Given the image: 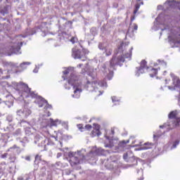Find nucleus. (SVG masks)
Instances as JSON below:
<instances>
[{"instance_id":"nucleus-1","label":"nucleus","mask_w":180,"mask_h":180,"mask_svg":"<svg viewBox=\"0 0 180 180\" xmlns=\"http://www.w3.org/2000/svg\"><path fill=\"white\" fill-rule=\"evenodd\" d=\"M172 19L169 15H165L164 13H160L154 22V26L153 27V30H158L156 25H162L164 26V28H162V31L168 30L170 32V35L169 36V39L172 41V43L175 44H179L180 41L176 40L179 37L180 27H178V23L176 24V26H171Z\"/></svg>"},{"instance_id":"nucleus-2","label":"nucleus","mask_w":180,"mask_h":180,"mask_svg":"<svg viewBox=\"0 0 180 180\" xmlns=\"http://www.w3.org/2000/svg\"><path fill=\"white\" fill-rule=\"evenodd\" d=\"M132 51L133 47H131L127 53H124V55L118 56L117 58L113 56L110 63L103 64L101 68V71H102L105 78L109 80L112 79V78H113V70H115V65H120V63H123L125 58L131 60Z\"/></svg>"},{"instance_id":"nucleus-3","label":"nucleus","mask_w":180,"mask_h":180,"mask_svg":"<svg viewBox=\"0 0 180 180\" xmlns=\"http://www.w3.org/2000/svg\"><path fill=\"white\" fill-rule=\"evenodd\" d=\"M13 84L15 86H17L16 89L18 91H20V89H22V93L20 94V96L23 98H32L36 99L34 102L35 103L38 104L39 108H43V106H45V109H51V105L49 104L47 101H46L41 96H38L34 91H32L31 89L29 88L27 84L23 82H14Z\"/></svg>"},{"instance_id":"nucleus-4","label":"nucleus","mask_w":180,"mask_h":180,"mask_svg":"<svg viewBox=\"0 0 180 180\" xmlns=\"http://www.w3.org/2000/svg\"><path fill=\"white\" fill-rule=\"evenodd\" d=\"M64 75H67V74H70V76L68 77V84H65V89H70V86H73L74 94L72 95V98H75L78 99L79 98L81 93L82 92V89L79 87L81 86V82L78 79V77L72 73L71 68H68L66 70L63 71Z\"/></svg>"},{"instance_id":"nucleus-5","label":"nucleus","mask_w":180,"mask_h":180,"mask_svg":"<svg viewBox=\"0 0 180 180\" xmlns=\"http://www.w3.org/2000/svg\"><path fill=\"white\" fill-rule=\"evenodd\" d=\"M34 33H36L34 29L28 28L26 30L25 35L20 34L15 36L11 41L10 52L12 54H22V52H20V46L23 44L22 37L25 39V37H27V36H32Z\"/></svg>"},{"instance_id":"nucleus-6","label":"nucleus","mask_w":180,"mask_h":180,"mask_svg":"<svg viewBox=\"0 0 180 180\" xmlns=\"http://www.w3.org/2000/svg\"><path fill=\"white\" fill-rule=\"evenodd\" d=\"M168 117V122L160 126V129H167V131L176 127V126L179 124L180 112L178 110L172 111L169 114Z\"/></svg>"},{"instance_id":"nucleus-7","label":"nucleus","mask_w":180,"mask_h":180,"mask_svg":"<svg viewBox=\"0 0 180 180\" xmlns=\"http://www.w3.org/2000/svg\"><path fill=\"white\" fill-rule=\"evenodd\" d=\"M95 78H96V72L89 74L86 84L85 85V88L87 91H89V92H94V91H96V89H95V87L98 88V86L108 88V84L105 80L98 82L96 81H91V79H95Z\"/></svg>"},{"instance_id":"nucleus-8","label":"nucleus","mask_w":180,"mask_h":180,"mask_svg":"<svg viewBox=\"0 0 180 180\" xmlns=\"http://www.w3.org/2000/svg\"><path fill=\"white\" fill-rule=\"evenodd\" d=\"M113 136H115V129H111V130L108 129L105 131L104 137L107 140L105 142V147L112 148V147H115L116 144L119 143V141L116 139H113Z\"/></svg>"},{"instance_id":"nucleus-9","label":"nucleus","mask_w":180,"mask_h":180,"mask_svg":"<svg viewBox=\"0 0 180 180\" xmlns=\"http://www.w3.org/2000/svg\"><path fill=\"white\" fill-rule=\"evenodd\" d=\"M96 155H105V150L102 149V148H97L96 146H94L86 158L85 155H82L84 160H91L92 161L96 159Z\"/></svg>"},{"instance_id":"nucleus-10","label":"nucleus","mask_w":180,"mask_h":180,"mask_svg":"<svg viewBox=\"0 0 180 180\" xmlns=\"http://www.w3.org/2000/svg\"><path fill=\"white\" fill-rule=\"evenodd\" d=\"M7 153H8V155H10L9 160H11V162H15L16 155H19L20 153V148L14 145L7 150Z\"/></svg>"},{"instance_id":"nucleus-11","label":"nucleus","mask_w":180,"mask_h":180,"mask_svg":"<svg viewBox=\"0 0 180 180\" xmlns=\"http://www.w3.org/2000/svg\"><path fill=\"white\" fill-rule=\"evenodd\" d=\"M84 150L81 151H78L77 153L74 152H70L69 153V158H70V164L72 167H74L75 165H77V164H79V158L81 157V153H82Z\"/></svg>"},{"instance_id":"nucleus-12","label":"nucleus","mask_w":180,"mask_h":180,"mask_svg":"<svg viewBox=\"0 0 180 180\" xmlns=\"http://www.w3.org/2000/svg\"><path fill=\"white\" fill-rule=\"evenodd\" d=\"M72 57L75 59H81L82 61L86 60V56H85L84 51L78 49L77 47L72 49Z\"/></svg>"},{"instance_id":"nucleus-13","label":"nucleus","mask_w":180,"mask_h":180,"mask_svg":"<svg viewBox=\"0 0 180 180\" xmlns=\"http://www.w3.org/2000/svg\"><path fill=\"white\" fill-rule=\"evenodd\" d=\"M39 141H41V147L46 148V146H54V142L51 139H43L39 136H36L34 143L37 144Z\"/></svg>"},{"instance_id":"nucleus-14","label":"nucleus","mask_w":180,"mask_h":180,"mask_svg":"<svg viewBox=\"0 0 180 180\" xmlns=\"http://www.w3.org/2000/svg\"><path fill=\"white\" fill-rule=\"evenodd\" d=\"M150 68L147 67V62L143 60L141 62V65L139 68H136V70L135 72L136 77H140V74H144L146 71H148Z\"/></svg>"},{"instance_id":"nucleus-15","label":"nucleus","mask_w":180,"mask_h":180,"mask_svg":"<svg viewBox=\"0 0 180 180\" xmlns=\"http://www.w3.org/2000/svg\"><path fill=\"white\" fill-rule=\"evenodd\" d=\"M61 123V121L59 120H56L55 121L53 119L50 118L45 119L41 123L42 127H53V126H57V124Z\"/></svg>"},{"instance_id":"nucleus-16","label":"nucleus","mask_w":180,"mask_h":180,"mask_svg":"<svg viewBox=\"0 0 180 180\" xmlns=\"http://www.w3.org/2000/svg\"><path fill=\"white\" fill-rule=\"evenodd\" d=\"M16 114L17 116H19L21 119H26V117H28V116L32 115V110L25 106L22 109L17 110Z\"/></svg>"},{"instance_id":"nucleus-17","label":"nucleus","mask_w":180,"mask_h":180,"mask_svg":"<svg viewBox=\"0 0 180 180\" xmlns=\"http://www.w3.org/2000/svg\"><path fill=\"white\" fill-rule=\"evenodd\" d=\"M98 49L99 50L103 51L107 57H109V56H112V53H113V49H112L110 46L106 45L105 44L100 43L98 44Z\"/></svg>"},{"instance_id":"nucleus-18","label":"nucleus","mask_w":180,"mask_h":180,"mask_svg":"<svg viewBox=\"0 0 180 180\" xmlns=\"http://www.w3.org/2000/svg\"><path fill=\"white\" fill-rule=\"evenodd\" d=\"M137 29H139V26L137 25V24H130V26L128 28L127 35L129 37H134V30H137Z\"/></svg>"},{"instance_id":"nucleus-19","label":"nucleus","mask_w":180,"mask_h":180,"mask_svg":"<svg viewBox=\"0 0 180 180\" xmlns=\"http://www.w3.org/2000/svg\"><path fill=\"white\" fill-rule=\"evenodd\" d=\"M94 127L95 129L91 131V137H95V136H101V131H99L101 126L96 124H94Z\"/></svg>"},{"instance_id":"nucleus-20","label":"nucleus","mask_w":180,"mask_h":180,"mask_svg":"<svg viewBox=\"0 0 180 180\" xmlns=\"http://www.w3.org/2000/svg\"><path fill=\"white\" fill-rule=\"evenodd\" d=\"M170 77L172 78L173 85H174V86H178L180 84L179 78L175 76L174 73H170Z\"/></svg>"},{"instance_id":"nucleus-21","label":"nucleus","mask_w":180,"mask_h":180,"mask_svg":"<svg viewBox=\"0 0 180 180\" xmlns=\"http://www.w3.org/2000/svg\"><path fill=\"white\" fill-rule=\"evenodd\" d=\"M127 46H129V42H122L118 46V53H122V54H124V49H126V47H127Z\"/></svg>"},{"instance_id":"nucleus-22","label":"nucleus","mask_w":180,"mask_h":180,"mask_svg":"<svg viewBox=\"0 0 180 180\" xmlns=\"http://www.w3.org/2000/svg\"><path fill=\"white\" fill-rule=\"evenodd\" d=\"M128 158H129V153H128L124 154L123 158L125 161H127V162H130V161H133L134 162H135V164H137V160H136L134 157L129 158V159H127Z\"/></svg>"},{"instance_id":"nucleus-23","label":"nucleus","mask_w":180,"mask_h":180,"mask_svg":"<svg viewBox=\"0 0 180 180\" xmlns=\"http://www.w3.org/2000/svg\"><path fill=\"white\" fill-rule=\"evenodd\" d=\"M59 39L61 41V40H65V41L68 39H70V35L67 34V32H62L60 34H59Z\"/></svg>"},{"instance_id":"nucleus-24","label":"nucleus","mask_w":180,"mask_h":180,"mask_svg":"<svg viewBox=\"0 0 180 180\" xmlns=\"http://www.w3.org/2000/svg\"><path fill=\"white\" fill-rule=\"evenodd\" d=\"M5 131L8 133L9 134H13V131H15V128L13 127V125L10 124L9 126L4 128Z\"/></svg>"},{"instance_id":"nucleus-25","label":"nucleus","mask_w":180,"mask_h":180,"mask_svg":"<svg viewBox=\"0 0 180 180\" xmlns=\"http://www.w3.org/2000/svg\"><path fill=\"white\" fill-rule=\"evenodd\" d=\"M179 145V140H176L172 143H169V147L170 150H174V148H176V146Z\"/></svg>"},{"instance_id":"nucleus-26","label":"nucleus","mask_w":180,"mask_h":180,"mask_svg":"<svg viewBox=\"0 0 180 180\" xmlns=\"http://www.w3.org/2000/svg\"><path fill=\"white\" fill-rule=\"evenodd\" d=\"M158 72V69L152 68L150 70L149 75H150V77H151V78H154V77H155V75H157Z\"/></svg>"},{"instance_id":"nucleus-27","label":"nucleus","mask_w":180,"mask_h":180,"mask_svg":"<svg viewBox=\"0 0 180 180\" xmlns=\"http://www.w3.org/2000/svg\"><path fill=\"white\" fill-rule=\"evenodd\" d=\"M32 63L30 62H23L20 65V68L22 70H26L27 65H30Z\"/></svg>"},{"instance_id":"nucleus-28","label":"nucleus","mask_w":180,"mask_h":180,"mask_svg":"<svg viewBox=\"0 0 180 180\" xmlns=\"http://www.w3.org/2000/svg\"><path fill=\"white\" fill-rule=\"evenodd\" d=\"M129 143H130L129 139H128L127 141H121L119 142L118 146L119 147H124Z\"/></svg>"},{"instance_id":"nucleus-29","label":"nucleus","mask_w":180,"mask_h":180,"mask_svg":"<svg viewBox=\"0 0 180 180\" xmlns=\"http://www.w3.org/2000/svg\"><path fill=\"white\" fill-rule=\"evenodd\" d=\"M151 143H145L144 145L141 147V150H150L151 148Z\"/></svg>"},{"instance_id":"nucleus-30","label":"nucleus","mask_w":180,"mask_h":180,"mask_svg":"<svg viewBox=\"0 0 180 180\" xmlns=\"http://www.w3.org/2000/svg\"><path fill=\"white\" fill-rule=\"evenodd\" d=\"M6 169V162H3L0 165V172H4Z\"/></svg>"},{"instance_id":"nucleus-31","label":"nucleus","mask_w":180,"mask_h":180,"mask_svg":"<svg viewBox=\"0 0 180 180\" xmlns=\"http://www.w3.org/2000/svg\"><path fill=\"white\" fill-rule=\"evenodd\" d=\"M6 120L8 123H12L13 122V115H7L6 117Z\"/></svg>"},{"instance_id":"nucleus-32","label":"nucleus","mask_w":180,"mask_h":180,"mask_svg":"<svg viewBox=\"0 0 180 180\" xmlns=\"http://www.w3.org/2000/svg\"><path fill=\"white\" fill-rule=\"evenodd\" d=\"M33 130H34L33 128H26L25 129V134L28 136H30V134H33Z\"/></svg>"},{"instance_id":"nucleus-33","label":"nucleus","mask_w":180,"mask_h":180,"mask_svg":"<svg viewBox=\"0 0 180 180\" xmlns=\"http://www.w3.org/2000/svg\"><path fill=\"white\" fill-rule=\"evenodd\" d=\"M12 134L13 136H20V134H22V129H18L15 131H13Z\"/></svg>"},{"instance_id":"nucleus-34","label":"nucleus","mask_w":180,"mask_h":180,"mask_svg":"<svg viewBox=\"0 0 180 180\" xmlns=\"http://www.w3.org/2000/svg\"><path fill=\"white\" fill-rule=\"evenodd\" d=\"M158 62L159 63V65H162L163 67H167V63H165L164 60H158Z\"/></svg>"},{"instance_id":"nucleus-35","label":"nucleus","mask_w":180,"mask_h":180,"mask_svg":"<svg viewBox=\"0 0 180 180\" xmlns=\"http://www.w3.org/2000/svg\"><path fill=\"white\" fill-rule=\"evenodd\" d=\"M1 15H5L6 13H8V9L6 8H4V10H1Z\"/></svg>"},{"instance_id":"nucleus-36","label":"nucleus","mask_w":180,"mask_h":180,"mask_svg":"<svg viewBox=\"0 0 180 180\" xmlns=\"http://www.w3.org/2000/svg\"><path fill=\"white\" fill-rule=\"evenodd\" d=\"M41 160V156L39 155H37L35 156V162H37V161H40Z\"/></svg>"},{"instance_id":"nucleus-37","label":"nucleus","mask_w":180,"mask_h":180,"mask_svg":"<svg viewBox=\"0 0 180 180\" xmlns=\"http://www.w3.org/2000/svg\"><path fill=\"white\" fill-rule=\"evenodd\" d=\"M77 38L76 37H72L70 41L72 42V43H77Z\"/></svg>"},{"instance_id":"nucleus-38","label":"nucleus","mask_w":180,"mask_h":180,"mask_svg":"<svg viewBox=\"0 0 180 180\" xmlns=\"http://www.w3.org/2000/svg\"><path fill=\"white\" fill-rule=\"evenodd\" d=\"M8 155H9V153H5L3 155H1V158H6V157H8Z\"/></svg>"},{"instance_id":"nucleus-39","label":"nucleus","mask_w":180,"mask_h":180,"mask_svg":"<svg viewBox=\"0 0 180 180\" xmlns=\"http://www.w3.org/2000/svg\"><path fill=\"white\" fill-rule=\"evenodd\" d=\"M112 101L113 103H115V102H119V100H117V98H116V96H112Z\"/></svg>"},{"instance_id":"nucleus-40","label":"nucleus","mask_w":180,"mask_h":180,"mask_svg":"<svg viewBox=\"0 0 180 180\" xmlns=\"http://www.w3.org/2000/svg\"><path fill=\"white\" fill-rule=\"evenodd\" d=\"M85 129H86V130H89V129H92V126L90 124H86L85 126Z\"/></svg>"},{"instance_id":"nucleus-41","label":"nucleus","mask_w":180,"mask_h":180,"mask_svg":"<svg viewBox=\"0 0 180 180\" xmlns=\"http://www.w3.org/2000/svg\"><path fill=\"white\" fill-rule=\"evenodd\" d=\"M65 174L66 175H70V174H71V170H70V169H65Z\"/></svg>"},{"instance_id":"nucleus-42","label":"nucleus","mask_w":180,"mask_h":180,"mask_svg":"<svg viewBox=\"0 0 180 180\" xmlns=\"http://www.w3.org/2000/svg\"><path fill=\"white\" fill-rule=\"evenodd\" d=\"M33 72H35V74L39 72V68H37V65H36L35 68L33 70Z\"/></svg>"},{"instance_id":"nucleus-43","label":"nucleus","mask_w":180,"mask_h":180,"mask_svg":"<svg viewBox=\"0 0 180 180\" xmlns=\"http://www.w3.org/2000/svg\"><path fill=\"white\" fill-rule=\"evenodd\" d=\"M135 9H136L137 11H139V9H140V4H139V3L136 4Z\"/></svg>"},{"instance_id":"nucleus-44","label":"nucleus","mask_w":180,"mask_h":180,"mask_svg":"<svg viewBox=\"0 0 180 180\" xmlns=\"http://www.w3.org/2000/svg\"><path fill=\"white\" fill-rule=\"evenodd\" d=\"M41 26H46V22H43L39 27V29L41 30V32H43V28H41Z\"/></svg>"},{"instance_id":"nucleus-45","label":"nucleus","mask_w":180,"mask_h":180,"mask_svg":"<svg viewBox=\"0 0 180 180\" xmlns=\"http://www.w3.org/2000/svg\"><path fill=\"white\" fill-rule=\"evenodd\" d=\"M66 25H69L70 26V28L72 27V22L68 21Z\"/></svg>"},{"instance_id":"nucleus-46","label":"nucleus","mask_w":180,"mask_h":180,"mask_svg":"<svg viewBox=\"0 0 180 180\" xmlns=\"http://www.w3.org/2000/svg\"><path fill=\"white\" fill-rule=\"evenodd\" d=\"M18 180H23V177L20 176V177L18 178ZM26 180H29V177H27Z\"/></svg>"},{"instance_id":"nucleus-47","label":"nucleus","mask_w":180,"mask_h":180,"mask_svg":"<svg viewBox=\"0 0 180 180\" xmlns=\"http://www.w3.org/2000/svg\"><path fill=\"white\" fill-rule=\"evenodd\" d=\"M25 160L26 161H30V156H26Z\"/></svg>"},{"instance_id":"nucleus-48","label":"nucleus","mask_w":180,"mask_h":180,"mask_svg":"<svg viewBox=\"0 0 180 180\" xmlns=\"http://www.w3.org/2000/svg\"><path fill=\"white\" fill-rule=\"evenodd\" d=\"M61 155H63V154H61V153H58L57 154V158H60V157H61Z\"/></svg>"},{"instance_id":"nucleus-49","label":"nucleus","mask_w":180,"mask_h":180,"mask_svg":"<svg viewBox=\"0 0 180 180\" xmlns=\"http://www.w3.org/2000/svg\"><path fill=\"white\" fill-rule=\"evenodd\" d=\"M134 19H136V17L132 16V17L131 18V22H133V20H134Z\"/></svg>"},{"instance_id":"nucleus-50","label":"nucleus","mask_w":180,"mask_h":180,"mask_svg":"<svg viewBox=\"0 0 180 180\" xmlns=\"http://www.w3.org/2000/svg\"><path fill=\"white\" fill-rule=\"evenodd\" d=\"M139 11V10L136 9L134 11V14L136 15V13H137V12Z\"/></svg>"},{"instance_id":"nucleus-51","label":"nucleus","mask_w":180,"mask_h":180,"mask_svg":"<svg viewBox=\"0 0 180 180\" xmlns=\"http://www.w3.org/2000/svg\"><path fill=\"white\" fill-rule=\"evenodd\" d=\"M156 137H160V135H155V134H154V135H153V139H155Z\"/></svg>"},{"instance_id":"nucleus-52","label":"nucleus","mask_w":180,"mask_h":180,"mask_svg":"<svg viewBox=\"0 0 180 180\" xmlns=\"http://www.w3.org/2000/svg\"><path fill=\"white\" fill-rule=\"evenodd\" d=\"M98 92H99V94H98V96H101V95H102V91H98Z\"/></svg>"},{"instance_id":"nucleus-53","label":"nucleus","mask_w":180,"mask_h":180,"mask_svg":"<svg viewBox=\"0 0 180 180\" xmlns=\"http://www.w3.org/2000/svg\"><path fill=\"white\" fill-rule=\"evenodd\" d=\"M13 67H16V68H18V63L13 64Z\"/></svg>"},{"instance_id":"nucleus-54","label":"nucleus","mask_w":180,"mask_h":180,"mask_svg":"<svg viewBox=\"0 0 180 180\" xmlns=\"http://www.w3.org/2000/svg\"><path fill=\"white\" fill-rule=\"evenodd\" d=\"M23 122H25V120H20V122H19L18 123H20V124H22V123H23Z\"/></svg>"},{"instance_id":"nucleus-55","label":"nucleus","mask_w":180,"mask_h":180,"mask_svg":"<svg viewBox=\"0 0 180 180\" xmlns=\"http://www.w3.org/2000/svg\"><path fill=\"white\" fill-rule=\"evenodd\" d=\"M77 67H79V68H81V67H82V64H79Z\"/></svg>"},{"instance_id":"nucleus-56","label":"nucleus","mask_w":180,"mask_h":180,"mask_svg":"<svg viewBox=\"0 0 180 180\" xmlns=\"http://www.w3.org/2000/svg\"><path fill=\"white\" fill-rule=\"evenodd\" d=\"M53 139H55V140H56V141H57V136L56 137V136H52Z\"/></svg>"},{"instance_id":"nucleus-57","label":"nucleus","mask_w":180,"mask_h":180,"mask_svg":"<svg viewBox=\"0 0 180 180\" xmlns=\"http://www.w3.org/2000/svg\"><path fill=\"white\" fill-rule=\"evenodd\" d=\"M169 89H173V88L170 86H168Z\"/></svg>"},{"instance_id":"nucleus-58","label":"nucleus","mask_w":180,"mask_h":180,"mask_svg":"<svg viewBox=\"0 0 180 180\" xmlns=\"http://www.w3.org/2000/svg\"><path fill=\"white\" fill-rule=\"evenodd\" d=\"M64 124H65V126H68V122H64Z\"/></svg>"},{"instance_id":"nucleus-59","label":"nucleus","mask_w":180,"mask_h":180,"mask_svg":"<svg viewBox=\"0 0 180 180\" xmlns=\"http://www.w3.org/2000/svg\"><path fill=\"white\" fill-rule=\"evenodd\" d=\"M0 103H2V98H0Z\"/></svg>"},{"instance_id":"nucleus-60","label":"nucleus","mask_w":180,"mask_h":180,"mask_svg":"<svg viewBox=\"0 0 180 180\" xmlns=\"http://www.w3.org/2000/svg\"><path fill=\"white\" fill-rule=\"evenodd\" d=\"M131 139H134V136H131L130 140H131Z\"/></svg>"},{"instance_id":"nucleus-61","label":"nucleus","mask_w":180,"mask_h":180,"mask_svg":"<svg viewBox=\"0 0 180 180\" xmlns=\"http://www.w3.org/2000/svg\"><path fill=\"white\" fill-rule=\"evenodd\" d=\"M144 179V178H141V179H139V180H143Z\"/></svg>"},{"instance_id":"nucleus-62","label":"nucleus","mask_w":180,"mask_h":180,"mask_svg":"<svg viewBox=\"0 0 180 180\" xmlns=\"http://www.w3.org/2000/svg\"><path fill=\"white\" fill-rule=\"evenodd\" d=\"M63 79H65V76H63Z\"/></svg>"},{"instance_id":"nucleus-63","label":"nucleus","mask_w":180,"mask_h":180,"mask_svg":"<svg viewBox=\"0 0 180 180\" xmlns=\"http://www.w3.org/2000/svg\"><path fill=\"white\" fill-rule=\"evenodd\" d=\"M143 1H141V5H143Z\"/></svg>"},{"instance_id":"nucleus-64","label":"nucleus","mask_w":180,"mask_h":180,"mask_svg":"<svg viewBox=\"0 0 180 180\" xmlns=\"http://www.w3.org/2000/svg\"><path fill=\"white\" fill-rule=\"evenodd\" d=\"M156 65H157V63H155V64H154V66L155 67Z\"/></svg>"}]
</instances>
